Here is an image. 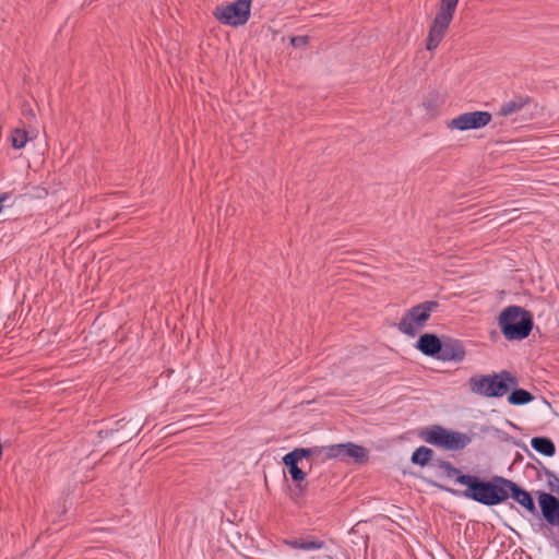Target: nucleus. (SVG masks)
Returning <instances> with one entry per match:
<instances>
[{"label": "nucleus", "mask_w": 559, "mask_h": 559, "mask_svg": "<svg viewBox=\"0 0 559 559\" xmlns=\"http://www.w3.org/2000/svg\"><path fill=\"white\" fill-rule=\"evenodd\" d=\"M506 479L501 476H495L491 480H484L478 476H462L459 484L466 486L463 496L485 506H497L506 501L509 497L507 486L499 480Z\"/></svg>", "instance_id": "obj_1"}, {"label": "nucleus", "mask_w": 559, "mask_h": 559, "mask_svg": "<svg viewBox=\"0 0 559 559\" xmlns=\"http://www.w3.org/2000/svg\"><path fill=\"white\" fill-rule=\"evenodd\" d=\"M468 389L472 393L483 397H502L510 391V386L518 385V379L508 370L491 374H474L468 379Z\"/></svg>", "instance_id": "obj_2"}, {"label": "nucleus", "mask_w": 559, "mask_h": 559, "mask_svg": "<svg viewBox=\"0 0 559 559\" xmlns=\"http://www.w3.org/2000/svg\"><path fill=\"white\" fill-rule=\"evenodd\" d=\"M498 324L503 336L509 341L526 338L533 329V316L520 306H509L502 310Z\"/></svg>", "instance_id": "obj_3"}, {"label": "nucleus", "mask_w": 559, "mask_h": 559, "mask_svg": "<svg viewBox=\"0 0 559 559\" xmlns=\"http://www.w3.org/2000/svg\"><path fill=\"white\" fill-rule=\"evenodd\" d=\"M419 437L432 445L441 447L449 451L463 450L472 441L468 435L460 431L448 430L439 425H435L423 430L419 433Z\"/></svg>", "instance_id": "obj_4"}, {"label": "nucleus", "mask_w": 559, "mask_h": 559, "mask_svg": "<svg viewBox=\"0 0 559 559\" xmlns=\"http://www.w3.org/2000/svg\"><path fill=\"white\" fill-rule=\"evenodd\" d=\"M438 307V301L427 300L406 310L397 324L399 331L414 337Z\"/></svg>", "instance_id": "obj_5"}, {"label": "nucleus", "mask_w": 559, "mask_h": 559, "mask_svg": "<svg viewBox=\"0 0 559 559\" xmlns=\"http://www.w3.org/2000/svg\"><path fill=\"white\" fill-rule=\"evenodd\" d=\"M251 0H236L215 7L213 16L222 24L238 27L250 17Z\"/></svg>", "instance_id": "obj_6"}, {"label": "nucleus", "mask_w": 559, "mask_h": 559, "mask_svg": "<svg viewBox=\"0 0 559 559\" xmlns=\"http://www.w3.org/2000/svg\"><path fill=\"white\" fill-rule=\"evenodd\" d=\"M451 12L443 11L439 9L432 25L430 26L427 39H426V48L429 51L435 50L443 37L445 36L447 29L450 26V23L453 19Z\"/></svg>", "instance_id": "obj_7"}, {"label": "nucleus", "mask_w": 559, "mask_h": 559, "mask_svg": "<svg viewBox=\"0 0 559 559\" xmlns=\"http://www.w3.org/2000/svg\"><path fill=\"white\" fill-rule=\"evenodd\" d=\"M491 114L488 111H469L459 115L450 121L448 127L460 131L480 129L491 121Z\"/></svg>", "instance_id": "obj_8"}, {"label": "nucleus", "mask_w": 559, "mask_h": 559, "mask_svg": "<svg viewBox=\"0 0 559 559\" xmlns=\"http://www.w3.org/2000/svg\"><path fill=\"white\" fill-rule=\"evenodd\" d=\"M559 495V486L556 489ZM538 503L545 521L559 527V499L551 493L538 491Z\"/></svg>", "instance_id": "obj_9"}, {"label": "nucleus", "mask_w": 559, "mask_h": 559, "mask_svg": "<svg viewBox=\"0 0 559 559\" xmlns=\"http://www.w3.org/2000/svg\"><path fill=\"white\" fill-rule=\"evenodd\" d=\"M466 356L463 343L455 338H444L442 341V350H440L438 359L442 361L461 362Z\"/></svg>", "instance_id": "obj_10"}, {"label": "nucleus", "mask_w": 559, "mask_h": 559, "mask_svg": "<svg viewBox=\"0 0 559 559\" xmlns=\"http://www.w3.org/2000/svg\"><path fill=\"white\" fill-rule=\"evenodd\" d=\"M501 484L507 486V491L509 496H511L518 503H520L523 508H525L530 513L536 514V506L531 496V493L520 486H518L514 481L510 479H500Z\"/></svg>", "instance_id": "obj_11"}, {"label": "nucleus", "mask_w": 559, "mask_h": 559, "mask_svg": "<svg viewBox=\"0 0 559 559\" xmlns=\"http://www.w3.org/2000/svg\"><path fill=\"white\" fill-rule=\"evenodd\" d=\"M415 347L424 355L438 359L440 350H442V341L432 333H425L419 336Z\"/></svg>", "instance_id": "obj_12"}, {"label": "nucleus", "mask_w": 559, "mask_h": 559, "mask_svg": "<svg viewBox=\"0 0 559 559\" xmlns=\"http://www.w3.org/2000/svg\"><path fill=\"white\" fill-rule=\"evenodd\" d=\"M530 103V97L515 96L513 99L504 103L499 111L498 116L509 117L515 112L521 111Z\"/></svg>", "instance_id": "obj_13"}, {"label": "nucleus", "mask_w": 559, "mask_h": 559, "mask_svg": "<svg viewBox=\"0 0 559 559\" xmlns=\"http://www.w3.org/2000/svg\"><path fill=\"white\" fill-rule=\"evenodd\" d=\"M532 448L545 456H552L556 452L555 443L547 437H534L531 440Z\"/></svg>", "instance_id": "obj_14"}, {"label": "nucleus", "mask_w": 559, "mask_h": 559, "mask_svg": "<svg viewBox=\"0 0 559 559\" xmlns=\"http://www.w3.org/2000/svg\"><path fill=\"white\" fill-rule=\"evenodd\" d=\"M346 457L354 459L356 463H364L368 460L367 450L352 442L345 443L344 460Z\"/></svg>", "instance_id": "obj_15"}, {"label": "nucleus", "mask_w": 559, "mask_h": 559, "mask_svg": "<svg viewBox=\"0 0 559 559\" xmlns=\"http://www.w3.org/2000/svg\"><path fill=\"white\" fill-rule=\"evenodd\" d=\"M283 462L288 468L292 479L297 483V486L301 489L300 483L306 478V473L298 467L297 461L290 460L289 455H285Z\"/></svg>", "instance_id": "obj_16"}, {"label": "nucleus", "mask_w": 559, "mask_h": 559, "mask_svg": "<svg viewBox=\"0 0 559 559\" xmlns=\"http://www.w3.org/2000/svg\"><path fill=\"white\" fill-rule=\"evenodd\" d=\"M533 400V394L524 389H514L508 395V402L512 405H525L532 402Z\"/></svg>", "instance_id": "obj_17"}, {"label": "nucleus", "mask_w": 559, "mask_h": 559, "mask_svg": "<svg viewBox=\"0 0 559 559\" xmlns=\"http://www.w3.org/2000/svg\"><path fill=\"white\" fill-rule=\"evenodd\" d=\"M433 451L427 447H419L412 454V462L414 464L426 466L432 459Z\"/></svg>", "instance_id": "obj_18"}, {"label": "nucleus", "mask_w": 559, "mask_h": 559, "mask_svg": "<svg viewBox=\"0 0 559 559\" xmlns=\"http://www.w3.org/2000/svg\"><path fill=\"white\" fill-rule=\"evenodd\" d=\"M322 453L321 447H313V448H297L293 450L292 452L287 453L286 455H289L290 460L299 462L302 459L310 457L312 455H319Z\"/></svg>", "instance_id": "obj_19"}, {"label": "nucleus", "mask_w": 559, "mask_h": 559, "mask_svg": "<svg viewBox=\"0 0 559 559\" xmlns=\"http://www.w3.org/2000/svg\"><path fill=\"white\" fill-rule=\"evenodd\" d=\"M438 467L443 471L448 478H454L459 483V478L462 476H469L468 474H462L461 471L448 461L439 460L437 463Z\"/></svg>", "instance_id": "obj_20"}, {"label": "nucleus", "mask_w": 559, "mask_h": 559, "mask_svg": "<svg viewBox=\"0 0 559 559\" xmlns=\"http://www.w3.org/2000/svg\"><path fill=\"white\" fill-rule=\"evenodd\" d=\"M28 141V133L25 129L16 128L11 133V143L14 148H23Z\"/></svg>", "instance_id": "obj_21"}, {"label": "nucleus", "mask_w": 559, "mask_h": 559, "mask_svg": "<svg viewBox=\"0 0 559 559\" xmlns=\"http://www.w3.org/2000/svg\"><path fill=\"white\" fill-rule=\"evenodd\" d=\"M321 449L328 459L344 460L345 443L321 447Z\"/></svg>", "instance_id": "obj_22"}, {"label": "nucleus", "mask_w": 559, "mask_h": 559, "mask_svg": "<svg viewBox=\"0 0 559 559\" xmlns=\"http://www.w3.org/2000/svg\"><path fill=\"white\" fill-rule=\"evenodd\" d=\"M140 428L138 427V424L131 425L130 423L123 428L120 429L121 435L117 439L120 444L130 441L134 436H136L140 432Z\"/></svg>", "instance_id": "obj_23"}, {"label": "nucleus", "mask_w": 559, "mask_h": 559, "mask_svg": "<svg viewBox=\"0 0 559 559\" xmlns=\"http://www.w3.org/2000/svg\"><path fill=\"white\" fill-rule=\"evenodd\" d=\"M128 424H129V421H126L124 419L117 420L115 424L116 428L102 429L98 431V436L102 439L109 438V437L114 436L115 433H119L120 429H123Z\"/></svg>", "instance_id": "obj_24"}, {"label": "nucleus", "mask_w": 559, "mask_h": 559, "mask_svg": "<svg viewBox=\"0 0 559 559\" xmlns=\"http://www.w3.org/2000/svg\"><path fill=\"white\" fill-rule=\"evenodd\" d=\"M423 107L431 115H435L439 107L438 94H431L423 102Z\"/></svg>", "instance_id": "obj_25"}, {"label": "nucleus", "mask_w": 559, "mask_h": 559, "mask_svg": "<svg viewBox=\"0 0 559 559\" xmlns=\"http://www.w3.org/2000/svg\"><path fill=\"white\" fill-rule=\"evenodd\" d=\"M284 544L290 548L301 550H306L307 547H312V545L305 544V538L285 539Z\"/></svg>", "instance_id": "obj_26"}, {"label": "nucleus", "mask_w": 559, "mask_h": 559, "mask_svg": "<svg viewBox=\"0 0 559 559\" xmlns=\"http://www.w3.org/2000/svg\"><path fill=\"white\" fill-rule=\"evenodd\" d=\"M306 545H312V547H307L306 550H316L321 549L325 546V543L323 540H320L313 536H307L305 538Z\"/></svg>", "instance_id": "obj_27"}, {"label": "nucleus", "mask_w": 559, "mask_h": 559, "mask_svg": "<svg viewBox=\"0 0 559 559\" xmlns=\"http://www.w3.org/2000/svg\"><path fill=\"white\" fill-rule=\"evenodd\" d=\"M457 2L459 0H441L440 9L454 14Z\"/></svg>", "instance_id": "obj_28"}, {"label": "nucleus", "mask_w": 559, "mask_h": 559, "mask_svg": "<svg viewBox=\"0 0 559 559\" xmlns=\"http://www.w3.org/2000/svg\"><path fill=\"white\" fill-rule=\"evenodd\" d=\"M309 37L308 36H294L290 38V45L293 47L299 48L308 45Z\"/></svg>", "instance_id": "obj_29"}, {"label": "nucleus", "mask_w": 559, "mask_h": 559, "mask_svg": "<svg viewBox=\"0 0 559 559\" xmlns=\"http://www.w3.org/2000/svg\"><path fill=\"white\" fill-rule=\"evenodd\" d=\"M544 473L548 478V486L551 488L552 491H556L557 487H555V484L559 481L558 477L555 475L554 472L546 467L544 468Z\"/></svg>", "instance_id": "obj_30"}, {"label": "nucleus", "mask_w": 559, "mask_h": 559, "mask_svg": "<svg viewBox=\"0 0 559 559\" xmlns=\"http://www.w3.org/2000/svg\"><path fill=\"white\" fill-rule=\"evenodd\" d=\"M8 199V194H2L0 195V212L2 211L3 209V202Z\"/></svg>", "instance_id": "obj_31"}, {"label": "nucleus", "mask_w": 559, "mask_h": 559, "mask_svg": "<svg viewBox=\"0 0 559 559\" xmlns=\"http://www.w3.org/2000/svg\"><path fill=\"white\" fill-rule=\"evenodd\" d=\"M440 487H441L443 490L449 491V492H451V493H453V495H456V493H457V491H456V490H453V489H451V488L443 487V486H440Z\"/></svg>", "instance_id": "obj_32"}]
</instances>
